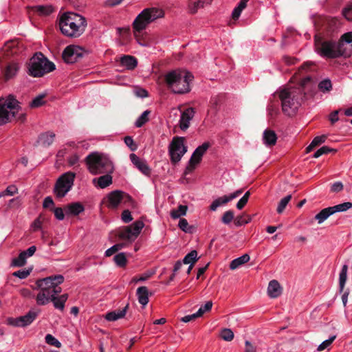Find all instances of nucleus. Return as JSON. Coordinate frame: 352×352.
Wrapping results in <instances>:
<instances>
[{"label": "nucleus", "instance_id": "nucleus-1", "mask_svg": "<svg viewBox=\"0 0 352 352\" xmlns=\"http://www.w3.org/2000/svg\"><path fill=\"white\" fill-rule=\"evenodd\" d=\"M311 82V77L307 76L302 80L300 87L283 89L278 92L285 114L289 116L294 115L304 100L314 96L316 93L312 90V87L309 88L308 86Z\"/></svg>", "mask_w": 352, "mask_h": 352}, {"label": "nucleus", "instance_id": "nucleus-2", "mask_svg": "<svg viewBox=\"0 0 352 352\" xmlns=\"http://www.w3.org/2000/svg\"><path fill=\"white\" fill-rule=\"evenodd\" d=\"M316 51L323 57L336 58L340 56H350V52L344 47L340 39L336 42L333 39H327L322 34H317L314 36Z\"/></svg>", "mask_w": 352, "mask_h": 352}, {"label": "nucleus", "instance_id": "nucleus-3", "mask_svg": "<svg viewBox=\"0 0 352 352\" xmlns=\"http://www.w3.org/2000/svg\"><path fill=\"white\" fill-rule=\"evenodd\" d=\"M55 69V65L41 52H36L28 63V74L33 77H41Z\"/></svg>", "mask_w": 352, "mask_h": 352}, {"label": "nucleus", "instance_id": "nucleus-4", "mask_svg": "<svg viewBox=\"0 0 352 352\" xmlns=\"http://www.w3.org/2000/svg\"><path fill=\"white\" fill-rule=\"evenodd\" d=\"M64 281L63 276L58 274L50 276L36 280V287L40 289L36 296V302L45 305L50 302L51 290L54 284H61Z\"/></svg>", "mask_w": 352, "mask_h": 352}, {"label": "nucleus", "instance_id": "nucleus-5", "mask_svg": "<svg viewBox=\"0 0 352 352\" xmlns=\"http://www.w3.org/2000/svg\"><path fill=\"white\" fill-rule=\"evenodd\" d=\"M87 168L92 175L111 173L113 170L112 162L106 157L92 153L85 158Z\"/></svg>", "mask_w": 352, "mask_h": 352}, {"label": "nucleus", "instance_id": "nucleus-6", "mask_svg": "<svg viewBox=\"0 0 352 352\" xmlns=\"http://www.w3.org/2000/svg\"><path fill=\"white\" fill-rule=\"evenodd\" d=\"M164 12L157 8H150L143 10L135 19L133 23L135 36H137L136 32H141L146 29V26L157 19L163 17Z\"/></svg>", "mask_w": 352, "mask_h": 352}, {"label": "nucleus", "instance_id": "nucleus-7", "mask_svg": "<svg viewBox=\"0 0 352 352\" xmlns=\"http://www.w3.org/2000/svg\"><path fill=\"white\" fill-rule=\"evenodd\" d=\"M21 109L19 101L12 95L7 98H0V125L11 122Z\"/></svg>", "mask_w": 352, "mask_h": 352}, {"label": "nucleus", "instance_id": "nucleus-8", "mask_svg": "<svg viewBox=\"0 0 352 352\" xmlns=\"http://www.w3.org/2000/svg\"><path fill=\"white\" fill-rule=\"evenodd\" d=\"M76 174L73 172H67L63 174L56 181L54 193L58 198H62L72 189L74 185Z\"/></svg>", "mask_w": 352, "mask_h": 352}, {"label": "nucleus", "instance_id": "nucleus-9", "mask_svg": "<svg viewBox=\"0 0 352 352\" xmlns=\"http://www.w3.org/2000/svg\"><path fill=\"white\" fill-rule=\"evenodd\" d=\"M184 141L185 138L176 136L173 138L169 145V155L171 162L174 164L179 162L187 152V147L184 144Z\"/></svg>", "mask_w": 352, "mask_h": 352}, {"label": "nucleus", "instance_id": "nucleus-10", "mask_svg": "<svg viewBox=\"0 0 352 352\" xmlns=\"http://www.w3.org/2000/svg\"><path fill=\"white\" fill-rule=\"evenodd\" d=\"M143 227L142 221H136L131 226L121 228L118 232V236L121 239L132 242L138 236Z\"/></svg>", "mask_w": 352, "mask_h": 352}, {"label": "nucleus", "instance_id": "nucleus-11", "mask_svg": "<svg viewBox=\"0 0 352 352\" xmlns=\"http://www.w3.org/2000/svg\"><path fill=\"white\" fill-rule=\"evenodd\" d=\"M59 28L64 35L74 38L80 36L85 30L82 25L72 23L69 20H64L62 17L59 20Z\"/></svg>", "mask_w": 352, "mask_h": 352}, {"label": "nucleus", "instance_id": "nucleus-12", "mask_svg": "<svg viewBox=\"0 0 352 352\" xmlns=\"http://www.w3.org/2000/svg\"><path fill=\"white\" fill-rule=\"evenodd\" d=\"M193 78L191 73L182 71L179 76L180 79L177 80L176 83L171 88V91L179 94L189 92L190 90V82L192 80Z\"/></svg>", "mask_w": 352, "mask_h": 352}, {"label": "nucleus", "instance_id": "nucleus-13", "mask_svg": "<svg viewBox=\"0 0 352 352\" xmlns=\"http://www.w3.org/2000/svg\"><path fill=\"white\" fill-rule=\"evenodd\" d=\"M210 146L209 142H206L203 143L201 146H199L192 153L190 159L188 162V165L186 168L184 174L187 175L190 172L193 171L196 166L200 163L202 157L208 148Z\"/></svg>", "mask_w": 352, "mask_h": 352}, {"label": "nucleus", "instance_id": "nucleus-14", "mask_svg": "<svg viewBox=\"0 0 352 352\" xmlns=\"http://www.w3.org/2000/svg\"><path fill=\"white\" fill-rule=\"evenodd\" d=\"M107 207L116 208L120 204L131 203L132 199L130 195L121 190H114L110 192L107 197Z\"/></svg>", "mask_w": 352, "mask_h": 352}, {"label": "nucleus", "instance_id": "nucleus-15", "mask_svg": "<svg viewBox=\"0 0 352 352\" xmlns=\"http://www.w3.org/2000/svg\"><path fill=\"white\" fill-rule=\"evenodd\" d=\"M82 49L78 46L69 45L63 52V58L67 63H73L82 56Z\"/></svg>", "mask_w": 352, "mask_h": 352}, {"label": "nucleus", "instance_id": "nucleus-16", "mask_svg": "<svg viewBox=\"0 0 352 352\" xmlns=\"http://www.w3.org/2000/svg\"><path fill=\"white\" fill-rule=\"evenodd\" d=\"M1 72L5 80H8L16 76L19 67L16 63H4L0 60Z\"/></svg>", "mask_w": 352, "mask_h": 352}, {"label": "nucleus", "instance_id": "nucleus-17", "mask_svg": "<svg viewBox=\"0 0 352 352\" xmlns=\"http://www.w3.org/2000/svg\"><path fill=\"white\" fill-rule=\"evenodd\" d=\"M130 160L141 173L146 176L150 175L151 168L145 160L140 159L134 153L130 155Z\"/></svg>", "mask_w": 352, "mask_h": 352}, {"label": "nucleus", "instance_id": "nucleus-18", "mask_svg": "<svg viewBox=\"0 0 352 352\" xmlns=\"http://www.w3.org/2000/svg\"><path fill=\"white\" fill-rule=\"evenodd\" d=\"M194 113L195 111L192 107H189L182 113L179 120L182 130H186L189 127L190 121L193 118Z\"/></svg>", "mask_w": 352, "mask_h": 352}, {"label": "nucleus", "instance_id": "nucleus-19", "mask_svg": "<svg viewBox=\"0 0 352 352\" xmlns=\"http://www.w3.org/2000/svg\"><path fill=\"white\" fill-rule=\"evenodd\" d=\"M60 17L63 18L64 20H69L72 23L82 25L85 28L87 25L85 17L74 12H65Z\"/></svg>", "mask_w": 352, "mask_h": 352}, {"label": "nucleus", "instance_id": "nucleus-20", "mask_svg": "<svg viewBox=\"0 0 352 352\" xmlns=\"http://www.w3.org/2000/svg\"><path fill=\"white\" fill-rule=\"evenodd\" d=\"M212 0H188V9L190 14H195L198 10L204 8L206 5H210Z\"/></svg>", "mask_w": 352, "mask_h": 352}, {"label": "nucleus", "instance_id": "nucleus-21", "mask_svg": "<svg viewBox=\"0 0 352 352\" xmlns=\"http://www.w3.org/2000/svg\"><path fill=\"white\" fill-rule=\"evenodd\" d=\"M129 307V305L126 304L122 309H116L114 311L106 314L104 318L109 321H116L118 319L123 318Z\"/></svg>", "mask_w": 352, "mask_h": 352}, {"label": "nucleus", "instance_id": "nucleus-22", "mask_svg": "<svg viewBox=\"0 0 352 352\" xmlns=\"http://www.w3.org/2000/svg\"><path fill=\"white\" fill-rule=\"evenodd\" d=\"M268 295L273 298H278L282 294V287L276 280H272L269 283L267 287Z\"/></svg>", "mask_w": 352, "mask_h": 352}, {"label": "nucleus", "instance_id": "nucleus-23", "mask_svg": "<svg viewBox=\"0 0 352 352\" xmlns=\"http://www.w3.org/2000/svg\"><path fill=\"white\" fill-rule=\"evenodd\" d=\"M85 208L83 205L80 202H74L67 205L65 207L64 211L67 214L78 215L80 212H83Z\"/></svg>", "mask_w": 352, "mask_h": 352}, {"label": "nucleus", "instance_id": "nucleus-24", "mask_svg": "<svg viewBox=\"0 0 352 352\" xmlns=\"http://www.w3.org/2000/svg\"><path fill=\"white\" fill-rule=\"evenodd\" d=\"M182 72V70H173L165 75L164 80L168 89H171L177 80L180 79L179 76Z\"/></svg>", "mask_w": 352, "mask_h": 352}, {"label": "nucleus", "instance_id": "nucleus-25", "mask_svg": "<svg viewBox=\"0 0 352 352\" xmlns=\"http://www.w3.org/2000/svg\"><path fill=\"white\" fill-rule=\"evenodd\" d=\"M55 138V133L51 131L41 133L38 138L36 144H41L45 147L50 146Z\"/></svg>", "mask_w": 352, "mask_h": 352}, {"label": "nucleus", "instance_id": "nucleus-26", "mask_svg": "<svg viewBox=\"0 0 352 352\" xmlns=\"http://www.w3.org/2000/svg\"><path fill=\"white\" fill-rule=\"evenodd\" d=\"M67 298L68 295L67 294H63L60 296L51 295L50 301L53 302L54 306L56 309H58L60 311H63L65 308V303L67 301Z\"/></svg>", "mask_w": 352, "mask_h": 352}, {"label": "nucleus", "instance_id": "nucleus-27", "mask_svg": "<svg viewBox=\"0 0 352 352\" xmlns=\"http://www.w3.org/2000/svg\"><path fill=\"white\" fill-rule=\"evenodd\" d=\"M136 294L138 298L139 302L143 306H146L148 302V289L145 286L140 287L137 289Z\"/></svg>", "mask_w": 352, "mask_h": 352}, {"label": "nucleus", "instance_id": "nucleus-28", "mask_svg": "<svg viewBox=\"0 0 352 352\" xmlns=\"http://www.w3.org/2000/svg\"><path fill=\"white\" fill-rule=\"evenodd\" d=\"M120 63L122 66L126 67L128 69L132 70L135 69L138 65L136 58L130 55H124L120 58Z\"/></svg>", "mask_w": 352, "mask_h": 352}, {"label": "nucleus", "instance_id": "nucleus-29", "mask_svg": "<svg viewBox=\"0 0 352 352\" xmlns=\"http://www.w3.org/2000/svg\"><path fill=\"white\" fill-rule=\"evenodd\" d=\"M263 140L265 144L267 146H274L276 143L277 136L273 130L266 129L263 132Z\"/></svg>", "mask_w": 352, "mask_h": 352}, {"label": "nucleus", "instance_id": "nucleus-30", "mask_svg": "<svg viewBox=\"0 0 352 352\" xmlns=\"http://www.w3.org/2000/svg\"><path fill=\"white\" fill-rule=\"evenodd\" d=\"M32 11L39 16H47L53 12L54 9L51 6H36L32 7Z\"/></svg>", "mask_w": 352, "mask_h": 352}, {"label": "nucleus", "instance_id": "nucleus-31", "mask_svg": "<svg viewBox=\"0 0 352 352\" xmlns=\"http://www.w3.org/2000/svg\"><path fill=\"white\" fill-rule=\"evenodd\" d=\"M250 256L247 254H245L241 256L232 261L230 264V268L232 270H236L240 265L248 263L250 261Z\"/></svg>", "mask_w": 352, "mask_h": 352}, {"label": "nucleus", "instance_id": "nucleus-32", "mask_svg": "<svg viewBox=\"0 0 352 352\" xmlns=\"http://www.w3.org/2000/svg\"><path fill=\"white\" fill-rule=\"evenodd\" d=\"M104 175L100 176L97 179L98 185L101 188H104L109 186L112 183V177L110 175V173H104ZM96 179H94V182H95Z\"/></svg>", "mask_w": 352, "mask_h": 352}, {"label": "nucleus", "instance_id": "nucleus-33", "mask_svg": "<svg viewBox=\"0 0 352 352\" xmlns=\"http://www.w3.org/2000/svg\"><path fill=\"white\" fill-rule=\"evenodd\" d=\"M333 214V212L331 211V209L330 207L325 208L322 209L320 212H318L315 216V219L318 221V223L319 224L324 222L329 217Z\"/></svg>", "mask_w": 352, "mask_h": 352}, {"label": "nucleus", "instance_id": "nucleus-34", "mask_svg": "<svg viewBox=\"0 0 352 352\" xmlns=\"http://www.w3.org/2000/svg\"><path fill=\"white\" fill-rule=\"evenodd\" d=\"M347 271L348 266L346 265H344L341 270V272L339 274V288L340 292H343L344 288L345 286V283L347 279Z\"/></svg>", "mask_w": 352, "mask_h": 352}, {"label": "nucleus", "instance_id": "nucleus-35", "mask_svg": "<svg viewBox=\"0 0 352 352\" xmlns=\"http://www.w3.org/2000/svg\"><path fill=\"white\" fill-rule=\"evenodd\" d=\"M230 201V200L227 195L220 197L212 201L210 206V209L212 211H215L218 207L226 204Z\"/></svg>", "mask_w": 352, "mask_h": 352}, {"label": "nucleus", "instance_id": "nucleus-36", "mask_svg": "<svg viewBox=\"0 0 352 352\" xmlns=\"http://www.w3.org/2000/svg\"><path fill=\"white\" fill-rule=\"evenodd\" d=\"M38 312L34 311H30L27 314L21 316L23 327L30 324L37 317Z\"/></svg>", "mask_w": 352, "mask_h": 352}, {"label": "nucleus", "instance_id": "nucleus-37", "mask_svg": "<svg viewBox=\"0 0 352 352\" xmlns=\"http://www.w3.org/2000/svg\"><path fill=\"white\" fill-rule=\"evenodd\" d=\"M188 210L187 206L179 205L177 209L171 210L170 216L173 219H176L179 218L181 216H184L186 214Z\"/></svg>", "mask_w": 352, "mask_h": 352}, {"label": "nucleus", "instance_id": "nucleus-38", "mask_svg": "<svg viewBox=\"0 0 352 352\" xmlns=\"http://www.w3.org/2000/svg\"><path fill=\"white\" fill-rule=\"evenodd\" d=\"M197 260V252L196 250H192L184 256L182 262L184 264L194 265Z\"/></svg>", "mask_w": 352, "mask_h": 352}, {"label": "nucleus", "instance_id": "nucleus-39", "mask_svg": "<svg viewBox=\"0 0 352 352\" xmlns=\"http://www.w3.org/2000/svg\"><path fill=\"white\" fill-rule=\"evenodd\" d=\"M331 209V211L333 212V214L339 212H344L347 210L352 208V203L351 202H344L343 204H340L334 206L330 207Z\"/></svg>", "mask_w": 352, "mask_h": 352}, {"label": "nucleus", "instance_id": "nucleus-40", "mask_svg": "<svg viewBox=\"0 0 352 352\" xmlns=\"http://www.w3.org/2000/svg\"><path fill=\"white\" fill-rule=\"evenodd\" d=\"M151 111L150 110H146L144 111L141 116L137 119L135 122V126L136 127H142L145 123H146L149 118L148 116L151 114Z\"/></svg>", "mask_w": 352, "mask_h": 352}, {"label": "nucleus", "instance_id": "nucleus-41", "mask_svg": "<svg viewBox=\"0 0 352 352\" xmlns=\"http://www.w3.org/2000/svg\"><path fill=\"white\" fill-rule=\"evenodd\" d=\"M292 195H288L284 198L281 199L278 203L276 211L278 214H281L285 209L287 205L292 199Z\"/></svg>", "mask_w": 352, "mask_h": 352}, {"label": "nucleus", "instance_id": "nucleus-42", "mask_svg": "<svg viewBox=\"0 0 352 352\" xmlns=\"http://www.w3.org/2000/svg\"><path fill=\"white\" fill-rule=\"evenodd\" d=\"M224 98V94H219L212 96L210 102L211 107L217 109V107L223 102Z\"/></svg>", "mask_w": 352, "mask_h": 352}, {"label": "nucleus", "instance_id": "nucleus-43", "mask_svg": "<svg viewBox=\"0 0 352 352\" xmlns=\"http://www.w3.org/2000/svg\"><path fill=\"white\" fill-rule=\"evenodd\" d=\"M318 89L322 92H329L332 89V84L329 79H324L319 82Z\"/></svg>", "mask_w": 352, "mask_h": 352}, {"label": "nucleus", "instance_id": "nucleus-44", "mask_svg": "<svg viewBox=\"0 0 352 352\" xmlns=\"http://www.w3.org/2000/svg\"><path fill=\"white\" fill-rule=\"evenodd\" d=\"M113 261L118 266L121 267H124L127 263L126 254L123 252L116 254L113 257Z\"/></svg>", "mask_w": 352, "mask_h": 352}, {"label": "nucleus", "instance_id": "nucleus-45", "mask_svg": "<svg viewBox=\"0 0 352 352\" xmlns=\"http://www.w3.org/2000/svg\"><path fill=\"white\" fill-rule=\"evenodd\" d=\"M27 257L25 256L24 252H21L18 257L14 258L12 261V265L16 267H22L26 263Z\"/></svg>", "mask_w": 352, "mask_h": 352}, {"label": "nucleus", "instance_id": "nucleus-46", "mask_svg": "<svg viewBox=\"0 0 352 352\" xmlns=\"http://www.w3.org/2000/svg\"><path fill=\"white\" fill-rule=\"evenodd\" d=\"M341 42L344 44V47H345V43L349 44L352 43V32H346L342 34L340 37ZM347 52H350V55L352 54V43L351 47L347 49Z\"/></svg>", "mask_w": 352, "mask_h": 352}, {"label": "nucleus", "instance_id": "nucleus-47", "mask_svg": "<svg viewBox=\"0 0 352 352\" xmlns=\"http://www.w3.org/2000/svg\"><path fill=\"white\" fill-rule=\"evenodd\" d=\"M45 97V94H41L34 98L30 102V107L32 108H37L45 104L44 98Z\"/></svg>", "mask_w": 352, "mask_h": 352}, {"label": "nucleus", "instance_id": "nucleus-48", "mask_svg": "<svg viewBox=\"0 0 352 352\" xmlns=\"http://www.w3.org/2000/svg\"><path fill=\"white\" fill-rule=\"evenodd\" d=\"M18 189L16 186L14 185H10L7 187V188L0 192V198L5 197V196H12L17 193Z\"/></svg>", "mask_w": 352, "mask_h": 352}, {"label": "nucleus", "instance_id": "nucleus-49", "mask_svg": "<svg viewBox=\"0 0 352 352\" xmlns=\"http://www.w3.org/2000/svg\"><path fill=\"white\" fill-rule=\"evenodd\" d=\"M234 217V213L232 210H227L226 211L222 217H221V221L224 224H229Z\"/></svg>", "mask_w": 352, "mask_h": 352}, {"label": "nucleus", "instance_id": "nucleus-50", "mask_svg": "<svg viewBox=\"0 0 352 352\" xmlns=\"http://www.w3.org/2000/svg\"><path fill=\"white\" fill-rule=\"evenodd\" d=\"M252 218L248 215H240L236 217L234 219V223L236 226H241L242 225L248 223L251 221Z\"/></svg>", "mask_w": 352, "mask_h": 352}, {"label": "nucleus", "instance_id": "nucleus-51", "mask_svg": "<svg viewBox=\"0 0 352 352\" xmlns=\"http://www.w3.org/2000/svg\"><path fill=\"white\" fill-rule=\"evenodd\" d=\"M220 336L226 341H231L234 338V333L231 329L225 328L221 331Z\"/></svg>", "mask_w": 352, "mask_h": 352}, {"label": "nucleus", "instance_id": "nucleus-52", "mask_svg": "<svg viewBox=\"0 0 352 352\" xmlns=\"http://www.w3.org/2000/svg\"><path fill=\"white\" fill-rule=\"evenodd\" d=\"M336 152V149H333V148H331L329 146H322L321 148H320L314 154V157L315 158H318L319 157H320L321 155H324V154H327L330 152Z\"/></svg>", "mask_w": 352, "mask_h": 352}, {"label": "nucleus", "instance_id": "nucleus-53", "mask_svg": "<svg viewBox=\"0 0 352 352\" xmlns=\"http://www.w3.org/2000/svg\"><path fill=\"white\" fill-rule=\"evenodd\" d=\"M336 338V335L331 336L328 340L323 341L317 349L318 351H322L328 348Z\"/></svg>", "mask_w": 352, "mask_h": 352}, {"label": "nucleus", "instance_id": "nucleus-54", "mask_svg": "<svg viewBox=\"0 0 352 352\" xmlns=\"http://www.w3.org/2000/svg\"><path fill=\"white\" fill-rule=\"evenodd\" d=\"M250 196V192L247 191L245 193V195L237 202L236 208L239 210H242L245 207V206L247 204Z\"/></svg>", "mask_w": 352, "mask_h": 352}, {"label": "nucleus", "instance_id": "nucleus-55", "mask_svg": "<svg viewBox=\"0 0 352 352\" xmlns=\"http://www.w3.org/2000/svg\"><path fill=\"white\" fill-rule=\"evenodd\" d=\"M45 339L46 343L50 345L54 346L58 348L61 346V343L51 334H47Z\"/></svg>", "mask_w": 352, "mask_h": 352}, {"label": "nucleus", "instance_id": "nucleus-56", "mask_svg": "<svg viewBox=\"0 0 352 352\" xmlns=\"http://www.w3.org/2000/svg\"><path fill=\"white\" fill-rule=\"evenodd\" d=\"M32 270V268H30L28 270H26V269L21 270L14 272L12 274V275L14 276L18 277L21 279H24V278H26L30 274Z\"/></svg>", "mask_w": 352, "mask_h": 352}, {"label": "nucleus", "instance_id": "nucleus-57", "mask_svg": "<svg viewBox=\"0 0 352 352\" xmlns=\"http://www.w3.org/2000/svg\"><path fill=\"white\" fill-rule=\"evenodd\" d=\"M201 316H203V311L201 309H199L196 313L193 314L185 316L182 318L181 320L184 322H188L191 320H195L199 317H201Z\"/></svg>", "mask_w": 352, "mask_h": 352}, {"label": "nucleus", "instance_id": "nucleus-58", "mask_svg": "<svg viewBox=\"0 0 352 352\" xmlns=\"http://www.w3.org/2000/svg\"><path fill=\"white\" fill-rule=\"evenodd\" d=\"M178 226L185 232L190 233L192 232V227L188 226V223L186 219H180Z\"/></svg>", "mask_w": 352, "mask_h": 352}, {"label": "nucleus", "instance_id": "nucleus-59", "mask_svg": "<svg viewBox=\"0 0 352 352\" xmlns=\"http://www.w3.org/2000/svg\"><path fill=\"white\" fill-rule=\"evenodd\" d=\"M51 211H52L54 214L55 217L58 220H63L65 218L64 211L62 208H51Z\"/></svg>", "mask_w": 352, "mask_h": 352}, {"label": "nucleus", "instance_id": "nucleus-60", "mask_svg": "<svg viewBox=\"0 0 352 352\" xmlns=\"http://www.w3.org/2000/svg\"><path fill=\"white\" fill-rule=\"evenodd\" d=\"M124 143L130 148L131 151H135L137 149V145L134 143L131 136H126L124 138Z\"/></svg>", "mask_w": 352, "mask_h": 352}, {"label": "nucleus", "instance_id": "nucleus-61", "mask_svg": "<svg viewBox=\"0 0 352 352\" xmlns=\"http://www.w3.org/2000/svg\"><path fill=\"white\" fill-rule=\"evenodd\" d=\"M327 139V136L325 135H322L320 136H316L312 140V145L315 146L316 147L320 145L323 142H325Z\"/></svg>", "mask_w": 352, "mask_h": 352}, {"label": "nucleus", "instance_id": "nucleus-62", "mask_svg": "<svg viewBox=\"0 0 352 352\" xmlns=\"http://www.w3.org/2000/svg\"><path fill=\"white\" fill-rule=\"evenodd\" d=\"M54 202L52 199V198L50 196L45 198L43 203V207L44 208H54Z\"/></svg>", "mask_w": 352, "mask_h": 352}, {"label": "nucleus", "instance_id": "nucleus-63", "mask_svg": "<svg viewBox=\"0 0 352 352\" xmlns=\"http://www.w3.org/2000/svg\"><path fill=\"white\" fill-rule=\"evenodd\" d=\"M122 219L125 223H129L133 220L132 215L129 210H125L122 212Z\"/></svg>", "mask_w": 352, "mask_h": 352}, {"label": "nucleus", "instance_id": "nucleus-64", "mask_svg": "<svg viewBox=\"0 0 352 352\" xmlns=\"http://www.w3.org/2000/svg\"><path fill=\"white\" fill-rule=\"evenodd\" d=\"M342 14L347 20H352V6H349V7L345 8L342 10Z\"/></svg>", "mask_w": 352, "mask_h": 352}]
</instances>
